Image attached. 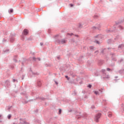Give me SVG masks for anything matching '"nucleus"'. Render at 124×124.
<instances>
[{
	"mask_svg": "<svg viewBox=\"0 0 124 124\" xmlns=\"http://www.w3.org/2000/svg\"><path fill=\"white\" fill-rule=\"evenodd\" d=\"M101 116V113H99L96 115V116L95 117V119L97 121L98 119H99L100 118V116Z\"/></svg>",
	"mask_w": 124,
	"mask_h": 124,
	"instance_id": "obj_1",
	"label": "nucleus"
},
{
	"mask_svg": "<svg viewBox=\"0 0 124 124\" xmlns=\"http://www.w3.org/2000/svg\"><path fill=\"white\" fill-rule=\"evenodd\" d=\"M23 33L25 35H27V34L29 33V31H28L27 29H25L23 31Z\"/></svg>",
	"mask_w": 124,
	"mask_h": 124,
	"instance_id": "obj_2",
	"label": "nucleus"
},
{
	"mask_svg": "<svg viewBox=\"0 0 124 124\" xmlns=\"http://www.w3.org/2000/svg\"><path fill=\"white\" fill-rule=\"evenodd\" d=\"M108 117H112V112H108Z\"/></svg>",
	"mask_w": 124,
	"mask_h": 124,
	"instance_id": "obj_3",
	"label": "nucleus"
},
{
	"mask_svg": "<svg viewBox=\"0 0 124 124\" xmlns=\"http://www.w3.org/2000/svg\"><path fill=\"white\" fill-rule=\"evenodd\" d=\"M61 44H64L65 43V40H62L60 43Z\"/></svg>",
	"mask_w": 124,
	"mask_h": 124,
	"instance_id": "obj_4",
	"label": "nucleus"
},
{
	"mask_svg": "<svg viewBox=\"0 0 124 124\" xmlns=\"http://www.w3.org/2000/svg\"><path fill=\"white\" fill-rule=\"evenodd\" d=\"M9 12V13H13V9H10V11Z\"/></svg>",
	"mask_w": 124,
	"mask_h": 124,
	"instance_id": "obj_5",
	"label": "nucleus"
},
{
	"mask_svg": "<svg viewBox=\"0 0 124 124\" xmlns=\"http://www.w3.org/2000/svg\"><path fill=\"white\" fill-rule=\"evenodd\" d=\"M94 93L95 94H99V93L98 92H97V91H94Z\"/></svg>",
	"mask_w": 124,
	"mask_h": 124,
	"instance_id": "obj_6",
	"label": "nucleus"
},
{
	"mask_svg": "<svg viewBox=\"0 0 124 124\" xmlns=\"http://www.w3.org/2000/svg\"><path fill=\"white\" fill-rule=\"evenodd\" d=\"M105 78H106V79H109V78H110V77H109V76H107L106 77L104 78L105 79Z\"/></svg>",
	"mask_w": 124,
	"mask_h": 124,
	"instance_id": "obj_7",
	"label": "nucleus"
},
{
	"mask_svg": "<svg viewBox=\"0 0 124 124\" xmlns=\"http://www.w3.org/2000/svg\"><path fill=\"white\" fill-rule=\"evenodd\" d=\"M10 118H11V115L9 114V115H8V118L9 119V120L10 119Z\"/></svg>",
	"mask_w": 124,
	"mask_h": 124,
	"instance_id": "obj_8",
	"label": "nucleus"
},
{
	"mask_svg": "<svg viewBox=\"0 0 124 124\" xmlns=\"http://www.w3.org/2000/svg\"><path fill=\"white\" fill-rule=\"evenodd\" d=\"M59 113L62 114V109H59Z\"/></svg>",
	"mask_w": 124,
	"mask_h": 124,
	"instance_id": "obj_9",
	"label": "nucleus"
},
{
	"mask_svg": "<svg viewBox=\"0 0 124 124\" xmlns=\"http://www.w3.org/2000/svg\"><path fill=\"white\" fill-rule=\"evenodd\" d=\"M73 34L72 33H67V35H72Z\"/></svg>",
	"mask_w": 124,
	"mask_h": 124,
	"instance_id": "obj_10",
	"label": "nucleus"
},
{
	"mask_svg": "<svg viewBox=\"0 0 124 124\" xmlns=\"http://www.w3.org/2000/svg\"><path fill=\"white\" fill-rule=\"evenodd\" d=\"M107 71H110V70H111V69H110V68H108L107 69Z\"/></svg>",
	"mask_w": 124,
	"mask_h": 124,
	"instance_id": "obj_11",
	"label": "nucleus"
},
{
	"mask_svg": "<svg viewBox=\"0 0 124 124\" xmlns=\"http://www.w3.org/2000/svg\"><path fill=\"white\" fill-rule=\"evenodd\" d=\"M88 88H90V89H91V88H92V85H88Z\"/></svg>",
	"mask_w": 124,
	"mask_h": 124,
	"instance_id": "obj_12",
	"label": "nucleus"
},
{
	"mask_svg": "<svg viewBox=\"0 0 124 124\" xmlns=\"http://www.w3.org/2000/svg\"><path fill=\"white\" fill-rule=\"evenodd\" d=\"M65 78H66L68 80H69V78H68V76H66Z\"/></svg>",
	"mask_w": 124,
	"mask_h": 124,
	"instance_id": "obj_13",
	"label": "nucleus"
},
{
	"mask_svg": "<svg viewBox=\"0 0 124 124\" xmlns=\"http://www.w3.org/2000/svg\"><path fill=\"white\" fill-rule=\"evenodd\" d=\"M95 42L97 44H99V42L98 41H96Z\"/></svg>",
	"mask_w": 124,
	"mask_h": 124,
	"instance_id": "obj_14",
	"label": "nucleus"
},
{
	"mask_svg": "<svg viewBox=\"0 0 124 124\" xmlns=\"http://www.w3.org/2000/svg\"><path fill=\"white\" fill-rule=\"evenodd\" d=\"M70 5L71 7H72L73 6V4H70Z\"/></svg>",
	"mask_w": 124,
	"mask_h": 124,
	"instance_id": "obj_15",
	"label": "nucleus"
},
{
	"mask_svg": "<svg viewBox=\"0 0 124 124\" xmlns=\"http://www.w3.org/2000/svg\"><path fill=\"white\" fill-rule=\"evenodd\" d=\"M55 84H56V85H58V83L56 81H55Z\"/></svg>",
	"mask_w": 124,
	"mask_h": 124,
	"instance_id": "obj_16",
	"label": "nucleus"
},
{
	"mask_svg": "<svg viewBox=\"0 0 124 124\" xmlns=\"http://www.w3.org/2000/svg\"><path fill=\"white\" fill-rule=\"evenodd\" d=\"M81 26H82V25H81V24H80L79 25V28H81Z\"/></svg>",
	"mask_w": 124,
	"mask_h": 124,
	"instance_id": "obj_17",
	"label": "nucleus"
},
{
	"mask_svg": "<svg viewBox=\"0 0 124 124\" xmlns=\"http://www.w3.org/2000/svg\"><path fill=\"white\" fill-rule=\"evenodd\" d=\"M40 45L42 46V43H40Z\"/></svg>",
	"mask_w": 124,
	"mask_h": 124,
	"instance_id": "obj_18",
	"label": "nucleus"
},
{
	"mask_svg": "<svg viewBox=\"0 0 124 124\" xmlns=\"http://www.w3.org/2000/svg\"><path fill=\"white\" fill-rule=\"evenodd\" d=\"M16 81V80L14 79V82H15Z\"/></svg>",
	"mask_w": 124,
	"mask_h": 124,
	"instance_id": "obj_19",
	"label": "nucleus"
},
{
	"mask_svg": "<svg viewBox=\"0 0 124 124\" xmlns=\"http://www.w3.org/2000/svg\"><path fill=\"white\" fill-rule=\"evenodd\" d=\"M1 114H0V118H1Z\"/></svg>",
	"mask_w": 124,
	"mask_h": 124,
	"instance_id": "obj_20",
	"label": "nucleus"
},
{
	"mask_svg": "<svg viewBox=\"0 0 124 124\" xmlns=\"http://www.w3.org/2000/svg\"><path fill=\"white\" fill-rule=\"evenodd\" d=\"M103 72H104V71H105V70H103Z\"/></svg>",
	"mask_w": 124,
	"mask_h": 124,
	"instance_id": "obj_21",
	"label": "nucleus"
}]
</instances>
